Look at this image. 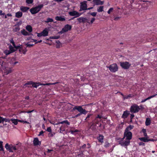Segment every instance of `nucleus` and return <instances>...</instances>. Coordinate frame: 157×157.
Returning <instances> with one entry per match:
<instances>
[{
  "label": "nucleus",
  "instance_id": "f257e3e1",
  "mask_svg": "<svg viewBox=\"0 0 157 157\" xmlns=\"http://www.w3.org/2000/svg\"><path fill=\"white\" fill-rule=\"evenodd\" d=\"M133 127L134 126L133 125H130L126 128L124 133V136L123 139L125 138H126V139H128L129 140H130L132 139V133L130 131L133 128Z\"/></svg>",
  "mask_w": 157,
  "mask_h": 157
},
{
  "label": "nucleus",
  "instance_id": "f03ea898",
  "mask_svg": "<svg viewBox=\"0 0 157 157\" xmlns=\"http://www.w3.org/2000/svg\"><path fill=\"white\" fill-rule=\"evenodd\" d=\"M73 110H77L80 112L79 113L77 114L76 116V117H77L80 116L82 114H86L87 112L85 109H83L82 106H75L73 109Z\"/></svg>",
  "mask_w": 157,
  "mask_h": 157
},
{
  "label": "nucleus",
  "instance_id": "7ed1b4c3",
  "mask_svg": "<svg viewBox=\"0 0 157 157\" xmlns=\"http://www.w3.org/2000/svg\"><path fill=\"white\" fill-rule=\"evenodd\" d=\"M59 83V82H56L54 83H48L46 84H40L39 83H34L33 82H29V83H26L25 84L24 86L27 85L29 84H31L32 85V86L35 87L37 88L39 85H43V86H49L50 85H55L56 84Z\"/></svg>",
  "mask_w": 157,
  "mask_h": 157
},
{
  "label": "nucleus",
  "instance_id": "20e7f679",
  "mask_svg": "<svg viewBox=\"0 0 157 157\" xmlns=\"http://www.w3.org/2000/svg\"><path fill=\"white\" fill-rule=\"evenodd\" d=\"M17 145V144H16V146L12 144L9 145L7 143L5 145V147L10 152H13L14 151H15L18 149Z\"/></svg>",
  "mask_w": 157,
  "mask_h": 157
},
{
  "label": "nucleus",
  "instance_id": "39448f33",
  "mask_svg": "<svg viewBox=\"0 0 157 157\" xmlns=\"http://www.w3.org/2000/svg\"><path fill=\"white\" fill-rule=\"evenodd\" d=\"M43 4L40 5L35 7L33 8L30 10V11L32 14H35L40 10L41 8L43 7Z\"/></svg>",
  "mask_w": 157,
  "mask_h": 157
},
{
  "label": "nucleus",
  "instance_id": "423d86ee",
  "mask_svg": "<svg viewBox=\"0 0 157 157\" xmlns=\"http://www.w3.org/2000/svg\"><path fill=\"white\" fill-rule=\"evenodd\" d=\"M130 111L131 113H135L138 112L140 109V107L136 104H134L131 106Z\"/></svg>",
  "mask_w": 157,
  "mask_h": 157
},
{
  "label": "nucleus",
  "instance_id": "0eeeda50",
  "mask_svg": "<svg viewBox=\"0 0 157 157\" xmlns=\"http://www.w3.org/2000/svg\"><path fill=\"white\" fill-rule=\"evenodd\" d=\"M108 68L110 71L113 72L117 71L118 69V67L116 64L114 63L110 65Z\"/></svg>",
  "mask_w": 157,
  "mask_h": 157
},
{
  "label": "nucleus",
  "instance_id": "6e6552de",
  "mask_svg": "<svg viewBox=\"0 0 157 157\" xmlns=\"http://www.w3.org/2000/svg\"><path fill=\"white\" fill-rule=\"evenodd\" d=\"M120 65L121 67L124 69H128L131 65L128 62H120Z\"/></svg>",
  "mask_w": 157,
  "mask_h": 157
},
{
  "label": "nucleus",
  "instance_id": "1a4fd4ad",
  "mask_svg": "<svg viewBox=\"0 0 157 157\" xmlns=\"http://www.w3.org/2000/svg\"><path fill=\"white\" fill-rule=\"evenodd\" d=\"M48 32L47 29H44L41 32L37 33V36L38 37L46 36L48 35Z\"/></svg>",
  "mask_w": 157,
  "mask_h": 157
},
{
  "label": "nucleus",
  "instance_id": "9d476101",
  "mask_svg": "<svg viewBox=\"0 0 157 157\" xmlns=\"http://www.w3.org/2000/svg\"><path fill=\"white\" fill-rule=\"evenodd\" d=\"M71 26L69 25H66L62 29L61 31L59 33L62 34L65 32H67L69 30L71 29Z\"/></svg>",
  "mask_w": 157,
  "mask_h": 157
},
{
  "label": "nucleus",
  "instance_id": "9b49d317",
  "mask_svg": "<svg viewBox=\"0 0 157 157\" xmlns=\"http://www.w3.org/2000/svg\"><path fill=\"white\" fill-rule=\"evenodd\" d=\"M69 14L71 16H75L74 17L72 18L71 19H73L75 17H77L80 16L81 14L76 11H73L69 12Z\"/></svg>",
  "mask_w": 157,
  "mask_h": 157
},
{
  "label": "nucleus",
  "instance_id": "f8f14e48",
  "mask_svg": "<svg viewBox=\"0 0 157 157\" xmlns=\"http://www.w3.org/2000/svg\"><path fill=\"white\" fill-rule=\"evenodd\" d=\"M87 2L84 1L80 3V11L86 10L87 9V5L86 4Z\"/></svg>",
  "mask_w": 157,
  "mask_h": 157
},
{
  "label": "nucleus",
  "instance_id": "ddd939ff",
  "mask_svg": "<svg viewBox=\"0 0 157 157\" xmlns=\"http://www.w3.org/2000/svg\"><path fill=\"white\" fill-rule=\"evenodd\" d=\"M78 21L79 23H85L86 22L89 23V21L86 18L83 17H80L77 18Z\"/></svg>",
  "mask_w": 157,
  "mask_h": 157
},
{
  "label": "nucleus",
  "instance_id": "4468645a",
  "mask_svg": "<svg viewBox=\"0 0 157 157\" xmlns=\"http://www.w3.org/2000/svg\"><path fill=\"white\" fill-rule=\"evenodd\" d=\"M126 140L122 142L119 143L121 146H127L129 144L130 142V140L128 139H126Z\"/></svg>",
  "mask_w": 157,
  "mask_h": 157
},
{
  "label": "nucleus",
  "instance_id": "2eb2a0df",
  "mask_svg": "<svg viewBox=\"0 0 157 157\" xmlns=\"http://www.w3.org/2000/svg\"><path fill=\"white\" fill-rule=\"evenodd\" d=\"M93 2L96 5H102L104 4V1L100 0H93Z\"/></svg>",
  "mask_w": 157,
  "mask_h": 157
},
{
  "label": "nucleus",
  "instance_id": "dca6fc26",
  "mask_svg": "<svg viewBox=\"0 0 157 157\" xmlns=\"http://www.w3.org/2000/svg\"><path fill=\"white\" fill-rule=\"evenodd\" d=\"M64 123L68 125H70V123L67 120H64L61 122H59L58 123L53 124L54 125H58L60 124H63Z\"/></svg>",
  "mask_w": 157,
  "mask_h": 157
},
{
  "label": "nucleus",
  "instance_id": "f3484780",
  "mask_svg": "<svg viewBox=\"0 0 157 157\" xmlns=\"http://www.w3.org/2000/svg\"><path fill=\"white\" fill-rule=\"evenodd\" d=\"M55 19L57 21H63L65 20V18L63 16H56Z\"/></svg>",
  "mask_w": 157,
  "mask_h": 157
},
{
  "label": "nucleus",
  "instance_id": "a211bd4d",
  "mask_svg": "<svg viewBox=\"0 0 157 157\" xmlns=\"http://www.w3.org/2000/svg\"><path fill=\"white\" fill-rule=\"evenodd\" d=\"M29 9V8L28 7L23 6H21L20 7V10L23 12H26Z\"/></svg>",
  "mask_w": 157,
  "mask_h": 157
},
{
  "label": "nucleus",
  "instance_id": "6ab92c4d",
  "mask_svg": "<svg viewBox=\"0 0 157 157\" xmlns=\"http://www.w3.org/2000/svg\"><path fill=\"white\" fill-rule=\"evenodd\" d=\"M66 127V126L65 125L63 124L60 126L59 132L60 133H62V132L65 131V128Z\"/></svg>",
  "mask_w": 157,
  "mask_h": 157
},
{
  "label": "nucleus",
  "instance_id": "aec40b11",
  "mask_svg": "<svg viewBox=\"0 0 157 157\" xmlns=\"http://www.w3.org/2000/svg\"><path fill=\"white\" fill-rule=\"evenodd\" d=\"M22 13L21 12L19 11L15 13V16L17 18H20L22 16Z\"/></svg>",
  "mask_w": 157,
  "mask_h": 157
},
{
  "label": "nucleus",
  "instance_id": "412c9836",
  "mask_svg": "<svg viewBox=\"0 0 157 157\" xmlns=\"http://www.w3.org/2000/svg\"><path fill=\"white\" fill-rule=\"evenodd\" d=\"M33 144L35 145H39L40 144V143L38 139L37 138H35L33 140Z\"/></svg>",
  "mask_w": 157,
  "mask_h": 157
},
{
  "label": "nucleus",
  "instance_id": "4be33fe9",
  "mask_svg": "<svg viewBox=\"0 0 157 157\" xmlns=\"http://www.w3.org/2000/svg\"><path fill=\"white\" fill-rule=\"evenodd\" d=\"M139 139L141 141H143L144 142H147L149 141H150L151 140H148L147 139V137H146L140 138H139Z\"/></svg>",
  "mask_w": 157,
  "mask_h": 157
},
{
  "label": "nucleus",
  "instance_id": "5701e85b",
  "mask_svg": "<svg viewBox=\"0 0 157 157\" xmlns=\"http://www.w3.org/2000/svg\"><path fill=\"white\" fill-rule=\"evenodd\" d=\"M18 121L19 120L17 119H15L13 118H12L11 119V121L15 125L17 124H18Z\"/></svg>",
  "mask_w": 157,
  "mask_h": 157
},
{
  "label": "nucleus",
  "instance_id": "b1692460",
  "mask_svg": "<svg viewBox=\"0 0 157 157\" xmlns=\"http://www.w3.org/2000/svg\"><path fill=\"white\" fill-rule=\"evenodd\" d=\"M21 32L22 34L25 36H28L29 35V34L24 29L21 30Z\"/></svg>",
  "mask_w": 157,
  "mask_h": 157
},
{
  "label": "nucleus",
  "instance_id": "393cba45",
  "mask_svg": "<svg viewBox=\"0 0 157 157\" xmlns=\"http://www.w3.org/2000/svg\"><path fill=\"white\" fill-rule=\"evenodd\" d=\"M104 6H99L98 7L97 11L98 12H102L103 11Z\"/></svg>",
  "mask_w": 157,
  "mask_h": 157
},
{
  "label": "nucleus",
  "instance_id": "a878e982",
  "mask_svg": "<svg viewBox=\"0 0 157 157\" xmlns=\"http://www.w3.org/2000/svg\"><path fill=\"white\" fill-rule=\"evenodd\" d=\"M69 132H71V133L72 134H74L75 133L78 132V130L77 129L74 130V128L73 127H71Z\"/></svg>",
  "mask_w": 157,
  "mask_h": 157
},
{
  "label": "nucleus",
  "instance_id": "bb28decb",
  "mask_svg": "<svg viewBox=\"0 0 157 157\" xmlns=\"http://www.w3.org/2000/svg\"><path fill=\"white\" fill-rule=\"evenodd\" d=\"M104 136L101 135H100L98 137V140L101 143H103V142Z\"/></svg>",
  "mask_w": 157,
  "mask_h": 157
},
{
  "label": "nucleus",
  "instance_id": "cd10ccee",
  "mask_svg": "<svg viewBox=\"0 0 157 157\" xmlns=\"http://www.w3.org/2000/svg\"><path fill=\"white\" fill-rule=\"evenodd\" d=\"M26 29L29 32H31L32 31V28L30 25H27L26 27Z\"/></svg>",
  "mask_w": 157,
  "mask_h": 157
},
{
  "label": "nucleus",
  "instance_id": "c85d7f7f",
  "mask_svg": "<svg viewBox=\"0 0 157 157\" xmlns=\"http://www.w3.org/2000/svg\"><path fill=\"white\" fill-rule=\"evenodd\" d=\"M157 95V94H155V95H152V96H150L149 97H148V98H147L145 99L144 100H143L141 101V102L142 103H143V102H145L147 100H149L151 98H152L153 97H154L155 96H156Z\"/></svg>",
  "mask_w": 157,
  "mask_h": 157
},
{
  "label": "nucleus",
  "instance_id": "c756f323",
  "mask_svg": "<svg viewBox=\"0 0 157 157\" xmlns=\"http://www.w3.org/2000/svg\"><path fill=\"white\" fill-rule=\"evenodd\" d=\"M151 124V120L149 118H147L145 121V124L147 126Z\"/></svg>",
  "mask_w": 157,
  "mask_h": 157
},
{
  "label": "nucleus",
  "instance_id": "7c9ffc66",
  "mask_svg": "<svg viewBox=\"0 0 157 157\" xmlns=\"http://www.w3.org/2000/svg\"><path fill=\"white\" fill-rule=\"evenodd\" d=\"M10 42L14 46V47L16 48V49H17L19 48L20 47L19 46H16L15 45L13 39H12L10 40Z\"/></svg>",
  "mask_w": 157,
  "mask_h": 157
},
{
  "label": "nucleus",
  "instance_id": "2f4dec72",
  "mask_svg": "<svg viewBox=\"0 0 157 157\" xmlns=\"http://www.w3.org/2000/svg\"><path fill=\"white\" fill-rule=\"evenodd\" d=\"M20 29V27L18 26H17V27H16L14 28L13 29V30L14 32H17V33H18V34H19V31Z\"/></svg>",
  "mask_w": 157,
  "mask_h": 157
},
{
  "label": "nucleus",
  "instance_id": "473e14b6",
  "mask_svg": "<svg viewBox=\"0 0 157 157\" xmlns=\"http://www.w3.org/2000/svg\"><path fill=\"white\" fill-rule=\"evenodd\" d=\"M128 115V111H125L124 112V113L122 115V117L123 118H126Z\"/></svg>",
  "mask_w": 157,
  "mask_h": 157
},
{
  "label": "nucleus",
  "instance_id": "72a5a7b5",
  "mask_svg": "<svg viewBox=\"0 0 157 157\" xmlns=\"http://www.w3.org/2000/svg\"><path fill=\"white\" fill-rule=\"evenodd\" d=\"M53 21V20L52 18H48L46 21H44V22L46 23L49 22H52Z\"/></svg>",
  "mask_w": 157,
  "mask_h": 157
},
{
  "label": "nucleus",
  "instance_id": "f704fd0d",
  "mask_svg": "<svg viewBox=\"0 0 157 157\" xmlns=\"http://www.w3.org/2000/svg\"><path fill=\"white\" fill-rule=\"evenodd\" d=\"M56 46L57 48H59L61 45V44L59 40H57L56 42Z\"/></svg>",
  "mask_w": 157,
  "mask_h": 157
},
{
  "label": "nucleus",
  "instance_id": "c9c22d12",
  "mask_svg": "<svg viewBox=\"0 0 157 157\" xmlns=\"http://www.w3.org/2000/svg\"><path fill=\"white\" fill-rule=\"evenodd\" d=\"M10 49L11 52H14L17 49L14 47L13 48L11 45L10 46Z\"/></svg>",
  "mask_w": 157,
  "mask_h": 157
},
{
  "label": "nucleus",
  "instance_id": "e433bc0d",
  "mask_svg": "<svg viewBox=\"0 0 157 157\" xmlns=\"http://www.w3.org/2000/svg\"><path fill=\"white\" fill-rule=\"evenodd\" d=\"M14 60V58L12 59L11 60V61L10 62V63L13 65H15L17 63H18V62L16 61L15 62H13V61Z\"/></svg>",
  "mask_w": 157,
  "mask_h": 157
},
{
  "label": "nucleus",
  "instance_id": "4c0bfd02",
  "mask_svg": "<svg viewBox=\"0 0 157 157\" xmlns=\"http://www.w3.org/2000/svg\"><path fill=\"white\" fill-rule=\"evenodd\" d=\"M142 132L144 133V136L145 137H147V134L146 133V129H143L142 130Z\"/></svg>",
  "mask_w": 157,
  "mask_h": 157
},
{
  "label": "nucleus",
  "instance_id": "58836bf2",
  "mask_svg": "<svg viewBox=\"0 0 157 157\" xmlns=\"http://www.w3.org/2000/svg\"><path fill=\"white\" fill-rule=\"evenodd\" d=\"M3 122L4 121H5L6 122H8L9 123H10L11 119L10 120V119H7L6 118H3Z\"/></svg>",
  "mask_w": 157,
  "mask_h": 157
},
{
  "label": "nucleus",
  "instance_id": "ea45409f",
  "mask_svg": "<svg viewBox=\"0 0 157 157\" xmlns=\"http://www.w3.org/2000/svg\"><path fill=\"white\" fill-rule=\"evenodd\" d=\"M2 141H0V151H3V148L2 147Z\"/></svg>",
  "mask_w": 157,
  "mask_h": 157
},
{
  "label": "nucleus",
  "instance_id": "a19ab883",
  "mask_svg": "<svg viewBox=\"0 0 157 157\" xmlns=\"http://www.w3.org/2000/svg\"><path fill=\"white\" fill-rule=\"evenodd\" d=\"M110 146V144L108 142H105V143L104 147H108Z\"/></svg>",
  "mask_w": 157,
  "mask_h": 157
},
{
  "label": "nucleus",
  "instance_id": "79ce46f5",
  "mask_svg": "<svg viewBox=\"0 0 157 157\" xmlns=\"http://www.w3.org/2000/svg\"><path fill=\"white\" fill-rule=\"evenodd\" d=\"M11 52L10 51L8 50H6L4 52V53L6 54V55H8L10 54L11 53Z\"/></svg>",
  "mask_w": 157,
  "mask_h": 157
},
{
  "label": "nucleus",
  "instance_id": "37998d69",
  "mask_svg": "<svg viewBox=\"0 0 157 157\" xmlns=\"http://www.w3.org/2000/svg\"><path fill=\"white\" fill-rule=\"evenodd\" d=\"M26 45L27 46V47H31L33 46L34 45V44H29V43H27L26 44Z\"/></svg>",
  "mask_w": 157,
  "mask_h": 157
},
{
  "label": "nucleus",
  "instance_id": "c03bdc74",
  "mask_svg": "<svg viewBox=\"0 0 157 157\" xmlns=\"http://www.w3.org/2000/svg\"><path fill=\"white\" fill-rule=\"evenodd\" d=\"M33 0H26V2L28 4H31L33 3Z\"/></svg>",
  "mask_w": 157,
  "mask_h": 157
},
{
  "label": "nucleus",
  "instance_id": "a18cd8bd",
  "mask_svg": "<svg viewBox=\"0 0 157 157\" xmlns=\"http://www.w3.org/2000/svg\"><path fill=\"white\" fill-rule=\"evenodd\" d=\"M18 122H21V123H27V124H29V123L27 121H21V120H19L18 121Z\"/></svg>",
  "mask_w": 157,
  "mask_h": 157
},
{
  "label": "nucleus",
  "instance_id": "49530a36",
  "mask_svg": "<svg viewBox=\"0 0 157 157\" xmlns=\"http://www.w3.org/2000/svg\"><path fill=\"white\" fill-rule=\"evenodd\" d=\"M113 9V8H110L107 12L109 14L111 12H112Z\"/></svg>",
  "mask_w": 157,
  "mask_h": 157
},
{
  "label": "nucleus",
  "instance_id": "de8ad7c7",
  "mask_svg": "<svg viewBox=\"0 0 157 157\" xmlns=\"http://www.w3.org/2000/svg\"><path fill=\"white\" fill-rule=\"evenodd\" d=\"M95 20V19L94 18H93L91 19L90 22H89V24H92L93 22Z\"/></svg>",
  "mask_w": 157,
  "mask_h": 157
},
{
  "label": "nucleus",
  "instance_id": "09e8293b",
  "mask_svg": "<svg viewBox=\"0 0 157 157\" xmlns=\"http://www.w3.org/2000/svg\"><path fill=\"white\" fill-rule=\"evenodd\" d=\"M97 13L96 12H92L90 13V14L93 16L95 17L97 14Z\"/></svg>",
  "mask_w": 157,
  "mask_h": 157
},
{
  "label": "nucleus",
  "instance_id": "8fccbe9b",
  "mask_svg": "<svg viewBox=\"0 0 157 157\" xmlns=\"http://www.w3.org/2000/svg\"><path fill=\"white\" fill-rule=\"evenodd\" d=\"M99 121L100 120H99L98 119H97V118H95L94 120V122L96 124H98Z\"/></svg>",
  "mask_w": 157,
  "mask_h": 157
},
{
  "label": "nucleus",
  "instance_id": "3c124183",
  "mask_svg": "<svg viewBox=\"0 0 157 157\" xmlns=\"http://www.w3.org/2000/svg\"><path fill=\"white\" fill-rule=\"evenodd\" d=\"M123 98L124 99H128L130 97V95H128L125 96H124L123 95Z\"/></svg>",
  "mask_w": 157,
  "mask_h": 157
},
{
  "label": "nucleus",
  "instance_id": "603ef678",
  "mask_svg": "<svg viewBox=\"0 0 157 157\" xmlns=\"http://www.w3.org/2000/svg\"><path fill=\"white\" fill-rule=\"evenodd\" d=\"M47 131L49 132H51L52 130L50 127H48L47 129Z\"/></svg>",
  "mask_w": 157,
  "mask_h": 157
},
{
  "label": "nucleus",
  "instance_id": "864d4df0",
  "mask_svg": "<svg viewBox=\"0 0 157 157\" xmlns=\"http://www.w3.org/2000/svg\"><path fill=\"white\" fill-rule=\"evenodd\" d=\"M3 118L0 117V123L2 122L3 123Z\"/></svg>",
  "mask_w": 157,
  "mask_h": 157
},
{
  "label": "nucleus",
  "instance_id": "5fc2aeb1",
  "mask_svg": "<svg viewBox=\"0 0 157 157\" xmlns=\"http://www.w3.org/2000/svg\"><path fill=\"white\" fill-rule=\"evenodd\" d=\"M120 17H116L114 18V20L115 21H117L118 20H119L120 19Z\"/></svg>",
  "mask_w": 157,
  "mask_h": 157
},
{
  "label": "nucleus",
  "instance_id": "6e6d98bb",
  "mask_svg": "<svg viewBox=\"0 0 157 157\" xmlns=\"http://www.w3.org/2000/svg\"><path fill=\"white\" fill-rule=\"evenodd\" d=\"M43 133H44V132L43 131H42L40 132L39 134L38 135L39 136H41V135H43Z\"/></svg>",
  "mask_w": 157,
  "mask_h": 157
},
{
  "label": "nucleus",
  "instance_id": "4d7b16f0",
  "mask_svg": "<svg viewBox=\"0 0 157 157\" xmlns=\"http://www.w3.org/2000/svg\"><path fill=\"white\" fill-rule=\"evenodd\" d=\"M101 117H102L101 116L98 115L96 117V118H97V119H98V118L101 119Z\"/></svg>",
  "mask_w": 157,
  "mask_h": 157
},
{
  "label": "nucleus",
  "instance_id": "13d9d810",
  "mask_svg": "<svg viewBox=\"0 0 157 157\" xmlns=\"http://www.w3.org/2000/svg\"><path fill=\"white\" fill-rule=\"evenodd\" d=\"M139 144L140 145H144V143L143 142H140Z\"/></svg>",
  "mask_w": 157,
  "mask_h": 157
},
{
  "label": "nucleus",
  "instance_id": "bf43d9fd",
  "mask_svg": "<svg viewBox=\"0 0 157 157\" xmlns=\"http://www.w3.org/2000/svg\"><path fill=\"white\" fill-rule=\"evenodd\" d=\"M59 38L57 36H53L51 38L53 39H57Z\"/></svg>",
  "mask_w": 157,
  "mask_h": 157
},
{
  "label": "nucleus",
  "instance_id": "052dcab7",
  "mask_svg": "<svg viewBox=\"0 0 157 157\" xmlns=\"http://www.w3.org/2000/svg\"><path fill=\"white\" fill-rule=\"evenodd\" d=\"M139 107L140 108V109H143L144 108V106L142 105H140Z\"/></svg>",
  "mask_w": 157,
  "mask_h": 157
},
{
  "label": "nucleus",
  "instance_id": "680f3d73",
  "mask_svg": "<svg viewBox=\"0 0 157 157\" xmlns=\"http://www.w3.org/2000/svg\"><path fill=\"white\" fill-rule=\"evenodd\" d=\"M6 15L8 17H11L12 16L11 14L10 13H8Z\"/></svg>",
  "mask_w": 157,
  "mask_h": 157
},
{
  "label": "nucleus",
  "instance_id": "e2e57ef3",
  "mask_svg": "<svg viewBox=\"0 0 157 157\" xmlns=\"http://www.w3.org/2000/svg\"><path fill=\"white\" fill-rule=\"evenodd\" d=\"M134 116V115L133 114H131V116H130L131 119H132L133 118Z\"/></svg>",
  "mask_w": 157,
  "mask_h": 157
},
{
  "label": "nucleus",
  "instance_id": "0e129e2a",
  "mask_svg": "<svg viewBox=\"0 0 157 157\" xmlns=\"http://www.w3.org/2000/svg\"><path fill=\"white\" fill-rule=\"evenodd\" d=\"M2 11L1 10H0V15H4V13H2Z\"/></svg>",
  "mask_w": 157,
  "mask_h": 157
},
{
  "label": "nucleus",
  "instance_id": "69168bd1",
  "mask_svg": "<svg viewBox=\"0 0 157 157\" xmlns=\"http://www.w3.org/2000/svg\"><path fill=\"white\" fill-rule=\"evenodd\" d=\"M32 41H31V42H36L37 41L36 40H34V39H32Z\"/></svg>",
  "mask_w": 157,
  "mask_h": 157
},
{
  "label": "nucleus",
  "instance_id": "338daca9",
  "mask_svg": "<svg viewBox=\"0 0 157 157\" xmlns=\"http://www.w3.org/2000/svg\"><path fill=\"white\" fill-rule=\"evenodd\" d=\"M86 146V145L85 144H84L82 147V148H85Z\"/></svg>",
  "mask_w": 157,
  "mask_h": 157
},
{
  "label": "nucleus",
  "instance_id": "774afa93",
  "mask_svg": "<svg viewBox=\"0 0 157 157\" xmlns=\"http://www.w3.org/2000/svg\"><path fill=\"white\" fill-rule=\"evenodd\" d=\"M52 151V150L48 149V153H49Z\"/></svg>",
  "mask_w": 157,
  "mask_h": 157
}]
</instances>
